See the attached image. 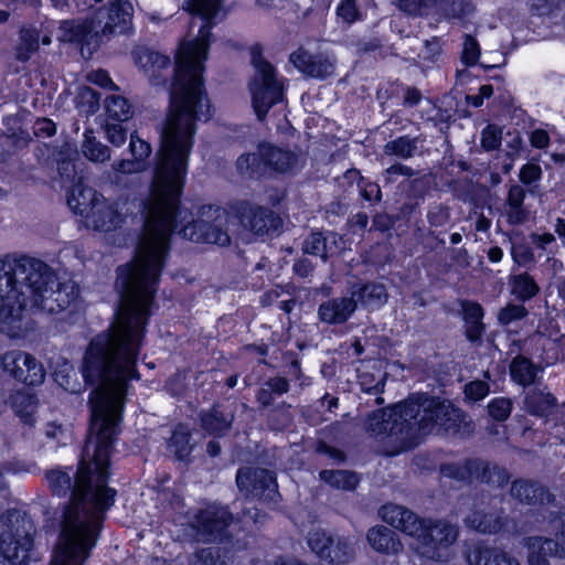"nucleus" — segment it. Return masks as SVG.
<instances>
[{"instance_id": "obj_1", "label": "nucleus", "mask_w": 565, "mask_h": 565, "mask_svg": "<svg viewBox=\"0 0 565 565\" xmlns=\"http://www.w3.org/2000/svg\"><path fill=\"white\" fill-rule=\"evenodd\" d=\"M160 278L117 275L120 302L114 321L88 341L81 374L86 385L111 386L116 394H89V436L95 435L93 458L78 461L71 499L62 510L58 542L50 565H83L104 529L118 497L109 486L110 459L120 434L125 395L130 382L140 381L138 362L150 323Z\"/></svg>"}, {"instance_id": "obj_2", "label": "nucleus", "mask_w": 565, "mask_h": 565, "mask_svg": "<svg viewBox=\"0 0 565 565\" xmlns=\"http://www.w3.org/2000/svg\"><path fill=\"white\" fill-rule=\"evenodd\" d=\"M206 43L191 41L175 56L169 87V105L160 134V148L153 169L150 199L143 202L145 238L135 263L118 268L142 274H162L173 233L193 243L227 246L231 237L224 228V210L203 204L196 217L182 205L190 154L198 122L213 117V106L203 78L207 58Z\"/></svg>"}, {"instance_id": "obj_3", "label": "nucleus", "mask_w": 565, "mask_h": 565, "mask_svg": "<svg viewBox=\"0 0 565 565\" xmlns=\"http://www.w3.org/2000/svg\"><path fill=\"white\" fill-rule=\"evenodd\" d=\"M365 425L367 431L396 441L394 454L415 449L435 427L452 437H469L475 430L473 422L462 408L428 393L411 394L387 409L373 411Z\"/></svg>"}, {"instance_id": "obj_4", "label": "nucleus", "mask_w": 565, "mask_h": 565, "mask_svg": "<svg viewBox=\"0 0 565 565\" xmlns=\"http://www.w3.org/2000/svg\"><path fill=\"white\" fill-rule=\"evenodd\" d=\"M79 287L74 281L61 282L43 260L9 255L0 258V322L21 323L29 305L50 315L60 313L74 303Z\"/></svg>"}, {"instance_id": "obj_5", "label": "nucleus", "mask_w": 565, "mask_h": 565, "mask_svg": "<svg viewBox=\"0 0 565 565\" xmlns=\"http://www.w3.org/2000/svg\"><path fill=\"white\" fill-rule=\"evenodd\" d=\"M134 9L128 0H110L93 9L88 17L68 29L70 40L78 44L88 43L90 38L100 42L115 35L128 33L132 26Z\"/></svg>"}, {"instance_id": "obj_6", "label": "nucleus", "mask_w": 565, "mask_h": 565, "mask_svg": "<svg viewBox=\"0 0 565 565\" xmlns=\"http://www.w3.org/2000/svg\"><path fill=\"white\" fill-rule=\"evenodd\" d=\"M236 170L252 180L296 175L300 171L299 154L289 148L269 141H260L255 152L237 157Z\"/></svg>"}, {"instance_id": "obj_7", "label": "nucleus", "mask_w": 565, "mask_h": 565, "mask_svg": "<svg viewBox=\"0 0 565 565\" xmlns=\"http://www.w3.org/2000/svg\"><path fill=\"white\" fill-rule=\"evenodd\" d=\"M0 565H26L34 547L35 525L22 509L9 508L0 516Z\"/></svg>"}, {"instance_id": "obj_8", "label": "nucleus", "mask_w": 565, "mask_h": 565, "mask_svg": "<svg viewBox=\"0 0 565 565\" xmlns=\"http://www.w3.org/2000/svg\"><path fill=\"white\" fill-rule=\"evenodd\" d=\"M249 53L250 64L255 68V75L249 84L252 106L257 118L263 120L271 107L284 100V85L277 78L275 65L264 57L259 43H255Z\"/></svg>"}, {"instance_id": "obj_9", "label": "nucleus", "mask_w": 565, "mask_h": 565, "mask_svg": "<svg viewBox=\"0 0 565 565\" xmlns=\"http://www.w3.org/2000/svg\"><path fill=\"white\" fill-rule=\"evenodd\" d=\"M443 477L471 484L479 482L491 488L503 489L508 486L511 475L505 467L481 458H465L458 462H444L439 466Z\"/></svg>"}, {"instance_id": "obj_10", "label": "nucleus", "mask_w": 565, "mask_h": 565, "mask_svg": "<svg viewBox=\"0 0 565 565\" xmlns=\"http://www.w3.org/2000/svg\"><path fill=\"white\" fill-rule=\"evenodd\" d=\"M233 218L256 237H273L280 234L284 220L269 206L258 205L249 200H236L228 204Z\"/></svg>"}, {"instance_id": "obj_11", "label": "nucleus", "mask_w": 565, "mask_h": 565, "mask_svg": "<svg viewBox=\"0 0 565 565\" xmlns=\"http://www.w3.org/2000/svg\"><path fill=\"white\" fill-rule=\"evenodd\" d=\"M236 486L247 499L276 502L279 497L277 476L260 467H241L236 472Z\"/></svg>"}, {"instance_id": "obj_12", "label": "nucleus", "mask_w": 565, "mask_h": 565, "mask_svg": "<svg viewBox=\"0 0 565 565\" xmlns=\"http://www.w3.org/2000/svg\"><path fill=\"white\" fill-rule=\"evenodd\" d=\"M307 544L316 557L327 565H345L354 556L353 547L344 536L337 539L322 529L308 533Z\"/></svg>"}, {"instance_id": "obj_13", "label": "nucleus", "mask_w": 565, "mask_h": 565, "mask_svg": "<svg viewBox=\"0 0 565 565\" xmlns=\"http://www.w3.org/2000/svg\"><path fill=\"white\" fill-rule=\"evenodd\" d=\"M0 363L4 373L26 386L41 385L45 379L42 363L31 353L11 350L1 355Z\"/></svg>"}, {"instance_id": "obj_14", "label": "nucleus", "mask_w": 565, "mask_h": 565, "mask_svg": "<svg viewBox=\"0 0 565 565\" xmlns=\"http://www.w3.org/2000/svg\"><path fill=\"white\" fill-rule=\"evenodd\" d=\"M458 527L445 520L428 519L418 536V544L423 548V555L438 561L458 539Z\"/></svg>"}, {"instance_id": "obj_15", "label": "nucleus", "mask_w": 565, "mask_h": 565, "mask_svg": "<svg viewBox=\"0 0 565 565\" xmlns=\"http://www.w3.org/2000/svg\"><path fill=\"white\" fill-rule=\"evenodd\" d=\"M233 521V514L226 508L201 509L194 515L192 527L204 542L222 541Z\"/></svg>"}, {"instance_id": "obj_16", "label": "nucleus", "mask_w": 565, "mask_h": 565, "mask_svg": "<svg viewBox=\"0 0 565 565\" xmlns=\"http://www.w3.org/2000/svg\"><path fill=\"white\" fill-rule=\"evenodd\" d=\"M379 513L385 523L403 534L414 537L417 542L428 520L411 509L395 503H385Z\"/></svg>"}, {"instance_id": "obj_17", "label": "nucleus", "mask_w": 565, "mask_h": 565, "mask_svg": "<svg viewBox=\"0 0 565 565\" xmlns=\"http://www.w3.org/2000/svg\"><path fill=\"white\" fill-rule=\"evenodd\" d=\"M510 495L523 505L543 508L556 504V497L542 482L518 478L511 482Z\"/></svg>"}, {"instance_id": "obj_18", "label": "nucleus", "mask_w": 565, "mask_h": 565, "mask_svg": "<svg viewBox=\"0 0 565 565\" xmlns=\"http://www.w3.org/2000/svg\"><path fill=\"white\" fill-rule=\"evenodd\" d=\"M290 63L305 76L316 79H326L333 73V64L326 57L310 54L300 47L289 56Z\"/></svg>"}, {"instance_id": "obj_19", "label": "nucleus", "mask_w": 565, "mask_h": 565, "mask_svg": "<svg viewBox=\"0 0 565 565\" xmlns=\"http://www.w3.org/2000/svg\"><path fill=\"white\" fill-rule=\"evenodd\" d=\"M529 565H551L550 557L564 558L563 545L558 541L545 536L526 539Z\"/></svg>"}, {"instance_id": "obj_20", "label": "nucleus", "mask_w": 565, "mask_h": 565, "mask_svg": "<svg viewBox=\"0 0 565 565\" xmlns=\"http://www.w3.org/2000/svg\"><path fill=\"white\" fill-rule=\"evenodd\" d=\"M135 62L143 70L152 85L166 83L162 71L168 70L171 65V60L168 55L146 47L136 53Z\"/></svg>"}, {"instance_id": "obj_21", "label": "nucleus", "mask_w": 565, "mask_h": 565, "mask_svg": "<svg viewBox=\"0 0 565 565\" xmlns=\"http://www.w3.org/2000/svg\"><path fill=\"white\" fill-rule=\"evenodd\" d=\"M469 565H521L511 554L484 542H477L467 553Z\"/></svg>"}, {"instance_id": "obj_22", "label": "nucleus", "mask_w": 565, "mask_h": 565, "mask_svg": "<svg viewBox=\"0 0 565 565\" xmlns=\"http://www.w3.org/2000/svg\"><path fill=\"white\" fill-rule=\"evenodd\" d=\"M128 151L130 158L119 161V169L126 173L142 172L149 167V158L152 152L151 145L141 139L138 132L130 135Z\"/></svg>"}, {"instance_id": "obj_23", "label": "nucleus", "mask_w": 565, "mask_h": 565, "mask_svg": "<svg viewBox=\"0 0 565 565\" xmlns=\"http://www.w3.org/2000/svg\"><path fill=\"white\" fill-rule=\"evenodd\" d=\"M356 309L353 298H332L320 303L318 316L320 321L328 324H341L349 320Z\"/></svg>"}, {"instance_id": "obj_24", "label": "nucleus", "mask_w": 565, "mask_h": 565, "mask_svg": "<svg viewBox=\"0 0 565 565\" xmlns=\"http://www.w3.org/2000/svg\"><path fill=\"white\" fill-rule=\"evenodd\" d=\"M81 217H83L87 226L92 227L94 231L105 233L114 230L120 221L118 210L107 203L104 198L96 203V206H94L92 211H87V215H82Z\"/></svg>"}, {"instance_id": "obj_25", "label": "nucleus", "mask_w": 565, "mask_h": 565, "mask_svg": "<svg viewBox=\"0 0 565 565\" xmlns=\"http://www.w3.org/2000/svg\"><path fill=\"white\" fill-rule=\"evenodd\" d=\"M542 371L540 364L521 353L513 356L509 363L510 381L523 388L534 385Z\"/></svg>"}, {"instance_id": "obj_26", "label": "nucleus", "mask_w": 565, "mask_h": 565, "mask_svg": "<svg viewBox=\"0 0 565 565\" xmlns=\"http://www.w3.org/2000/svg\"><path fill=\"white\" fill-rule=\"evenodd\" d=\"M366 541L375 552L384 555L397 554L403 548L396 532L381 524L367 530Z\"/></svg>"}, {"instance_id": "obj_27", "label": "nucleus", "mask_w": 565, "mask_h": 565, "mask_svg": "<svg viewBox=\"0 0 565 565\" xmlns=\"http://www.w3.org/2000/svg\"><path fill=\"white\" fill-rule=\"evenodd\" d=\"M199 419L202 430L213 438L224 437L233 423V417L225 415L218 404H213L207 411H201Z\"/></svg>"}, {"instance_id": "obj_28", "label": "nucleus", "mask_w": 565, "mask_h": 565, "mask_svg": "<svg viewBox=\"0 0 565 565\" xmlns=\"http://www.w3.org/2000/svg\"><path fill=\"white\" fill-rule=\"evenodd\" d=\"M9 402L22 424L31 427L35 425V413L39 405L35 393L18 390L10 394Z\"/></svg>"}, {"instance_id": "obj_29", "label": "nucleus", "mask_w": 565, "mask_h": 565, "mask_svg": "<svg viewBox=\"0 0 565 565\" xmlns=\"http://www.w3.org/2000/svg\"><path fill=\"white\" fill-rule=\"evenodd\" d=\"M104 196L90 186L78 183L67 193V205L76 215H87Z\"/></svg>"}, {"instance_id": "obj_30", "label": "nucleus", "mask_w": 565, "mask_h": 565, "mask_svg": "<svg viewBox=\"0 0 565 565\" xmlns=\"http://www.w3.org/2000/svg\"><path fill=\"white\" fill-rule=\"evenodd\" d=\"M525 412L537 418H547L557 406V398L550 392L533 390L523 398Z\"/></svg>"}, {"instance_id": "obj_31", "label": "nucleus", "mask_w": 565, "mask_h": 565, "mask_svg": "<svg viewBox=\"0 0 565 565\" xmlns=\"http://www.w3.org/2000/svg\"><path fill=\"white\" fill-rule=\"evenodd\" d=\"M467 524L481 534H498L504 531L508 520L492 512L476 510L467 518Z\"/></svg>"}, {"instance_id": "obj_32", "label": "nucleus", "mask_w": 565, "mask_h": 565, "mask_svg": "<svg viewBox=\"0 0 565 565\" xmlns=\"http://www.w3.org/2000/svg\"><path fill=\"white\" fill-rule=\"evenodd\" d=\"M72 469V467H64L50 469L45 472V479L53 497L71 499L74 487V476H71Z\"/></svg>"}, {"instance_id": "obj_33", "label": "nucleus", "mask_w": 565, "mask_h": 565, "mask_svg": "<svg viewBox=\"0 0 565 565\" xmlns=\"http://www.w3.org/2000/svg\"><path fill=\"white\" fill-rule=\"evenodd\" d=\"M358 301L367 309H379L387 301L386 287L382 282L367 281L355 291Z\"/></svg>"}, {"instance_id": "obj_34", "label": "nucleus", "mask_w": 565, "mask_h": 565, "mask_svg": "<svg viewBox=\"0 0 565 565\" xmlns=\"http://www.w3.org/2000/svg\"><path fill=\"white\" fill-rule=\"evenodd\" d=\"M190 441L191 433L189 428L180 423L172 430L168 440V448L173 452L177 460L184 462L189 460L193 449Z\"/></svg>"}, {"instance_id": "obj_35", "label": "nucleus", "mask_w": 565, "mask_h": 565, "mask_svg": "<svg viewBox=\"0 0 565 565\" xmlns=\"http://www.w3.org/2000/svg\"><path fill=\"white\" fill-rule=\"evenodd\" d=\"M526 192L519 184H512L507 196V215L510 224L519 225L525 222L526 212L524 210V200Z\"/></svg>"}, {"instance_id": "obj_36", "label": "nucleus", "mask_w": 565, "mask_h": 565, "mask_svg": "<svg viewBox=\"0 0 565 565\" xmlns=\"http://www.w3.org/2000/svg\"><path fill=\"white\" fill-rule=\"evenodd\" d=\"M510 294L514 299L526 302L534 298L539 291V285L529 273L512 275L509 280Z\"/></svg>"}, {"instance_id": "obj_37", "label": "nucleus", "mask_w": 565, "mask_h": 565, "mask_svg": "<svg viewBox=\"0 0 565 565\" xmlns=\"http://www.w3.org/2000/svg\"><path fill=\"white\" fill-rule=\"evenodd\" d=\"M319 477L328 486L345 491L355 490L360 482L358 473L351 470L323 469Z\"/></svg>"}, {"instance_id": "obj_38", "label": "nucleus", "mask_w": 565, "mask_h": 565, "mask_svg": "<svg viewBox=\"0 0 565 565\" xmlns=\"http://www.w3.org/2000/svg\"><path fill=\"white\" fill-rule=\"evenodd\" d=\"M104 108L106 120L127 121L132 115V106L130 102L120 95H109L105 98Z\"/></svg>"}, {"instance_id": "obj_39", "label": "nucleus", "mask_w": 565, "mask_h": 565, "mask_svg": "<svg viewBox=\"0 0 565 565\" xmlns=\"http://www.w3.org/2000/svg\"><path fill=\"white\" fill-rule=\"evenodd\" d=\"M417 150V139L403 135L384 145V153L401 159L412 158Z\"/></svg>"}, {"instance_id": "obj_40", "label": "nucleus", "mask_w": 565, "mask_h": 565, "mask_svg": "<svg viewBox=\"0 0 565 565\" xmlns=\"http://www.w3.org/2000/svg\"><path fill=\"white\" fill-rule=\"evenodd\" d=\"M39 50V32L35 29H22L20 40L15 46V58L20 62H28Z\"/></svg>"}, {"instance_id": "obj_41", "label": "nucleus", "mask_w": 565, "mask_h": 565, "mask_svg": "<svg viewBox=\"0 0 565 565\" xmlns=\"http://www.w3.org/2000/svg\"><path fill=\"white\" fill-rule=\"evenodd\" d=\"M82 152L89 161L93 162H105L110 158L109 147L98 141L96 137L93 136L92 130H86L84 132Z\"/></svg>"}, {"instance_id": "obj_42", "label": "nucleus", "mask_w": 565, "mask_h": 565, "mask_svg": "<svg viewBox=\"0 0 565 565\" xmlns=\"http://www.w3.org/2000/svg\"><path fill=\"white\" fill-rule=\"evenodd\" d=\"M345 177L351 180L358 181L361 198L366 202H379L382 198V192L377 183L370 181L361 175L356 169H351L345 172Z\"/></svg>"}, {"instance_id": "obj_43", "label": "nucleus", "mask_w": 565, "mask_h": 565, "mask_svg": "<svg viewBox=\"0 0 565 565\" xmlns=\"http://www.w3.org/2000/svg\"><path fill=\"white\" fill-rule=\"evenodd\" d=\"M513 411V402L509 397L498 396L488 402L487 412L489 417L497 423L509 419Z\"/></svg>"}, {"instance_id": "obj_44", "label": "nucleus", "mask_w": 565, "mask_h": 565, "mask_svg": "<svg viewBox=\"0 0 565 565\" xmlns=\"http://www.w3.org/2000/svg\"><path fill=\"white\" fill-rule=\"evenodd\" d=\"M386 383V373L381 374L380 377H376L374 374L370 372H363L359 375V384L361 391L371 394L379 395L384 392Z\"/></svg>"}, {"instance_id": "obj_45", "label": "nucleus", "mask_w": 565, "mask_h": 565, "mask_svg": "<svg viewBox=\"0 0 565 565\" xmlns=\"http://www.w3.org/2000/svg\"><path fill=\"white\" fill-rule=\"evenodd\" d=\"M529 315L523 303H508L498 312V321L502 326H509L514 321L522 320Z\"/></svg>"}, {"instance_id": "obj_46", "label": "nucleus", "mask_w": 565, "mask_h": 565, "mask_svg": "<svg viewBox=\"0 0 565 565\" xmlns=\"http://www.w3.org/2000/svg\"><path fill=\"white\" fill-rule=\"evenodd\" d=\"M481 49L477 39L471 34H465L461 52V63L467 67L475 66L480 57Z\"/></svg>"}, {"instance_id": "obj_47", "label": "nucleus", "mask_w": 565, "mask_h": 565, "mask_svg": "<svg viewBox=\"0 0 565 565\" xmlns=\"http://www.w3.org/2000/svg\"><path fill=\"white\" fill-rule=\"evenodd\" d=\"M547 525L550 532L556 537V541L563 545V555L565 557V512L561 510L550 511Z\"/></svg>"}, {"instance_id": "obj_48", "label": "nucleus", "mask_w": 565, "mask_h": 565, "mask_svg": "<svg viewBox=\"0 0 565 565\" xmlns=\"http://www.w3.org/2000/svg\"><path fill=\"white\" fill-rule=\"evenodd\" d=\"M463 394L467 402L478 403L490 394V385L482 380H472L465 384Z\"/></svg>"}, {"instance_id": "obj_49", "label": "nucleus", "mask_w": 565, "mask_h": 565, "mask_svg": "<svg viewBox=\"0 0 565 565\" xmlns=\"http://www.w3.org/2000/svg\"><path fill=\"white\" fill-rule=\"evenodd\" d=\"M502 129L494 125L488 124L481 131V147L486 151H494L501 147Z\"/></svg>"}, {"instance_id": "obj_50", "label": "nucleus", "mask_w": 565, "mask_h": 565, "mask_svg": "<svg viewBox=\"0 0 565 565\" xmlns=\"http://www.w3.org/2000/svg\"><path fill=\"white\" fill-rule=\"evenodd\" d=\"M302 250L305 254L319 256L327 252V238L320 231H312L303 242Z\"/></svg>"}, {"instance_id": "obj_51", "label": "nucleus", "mask_w": 565, "mask_h": 565, "mask_svg": "<svg viewBox=\"0 0 565 565\" xmlns=\"http://www.w3.org/2000/svg\"><path fill=\"white\" fill-rule=\"evenodd\" d=\"M472 11V6L469 0H445L444 12L447 18L463 20Z\"/></svg>"}, {"instance_id": "obj_52", "label": "nucleus", "mask_w": 565, "mask_h": 565, "mask_svg": "<svg viewBox=\"0 0 565 565\" xmlns=\"http://www.w3.org/2000/svg\"><path fill=\"white\" fill-rule=\"evenodd\" d=\"M460 315L463 323L484 319V308L476 300L461 299L459 301Z\"/></svg>"}, {"instance_id": "obj_53", "label": "nucleus", "mask_w": 565, "mask_h": 565, "mask_svg": "<svg viewBox=\"0 0 565 565\" xmlns=\"http://www.w3.org/2000/svg\"><path fill=\"white\" fill-rule=\"evenodd\" d=\"M124 122L125 121L106 120L105 135L114 147H120L127 140V128L124 127Z\"/></svg>"}, {"instance_id": "obj_54", "label": "nucleus", "mask_w": 565, "mask_h": 565, "mask_svg": "<svg viewBox=\"0 0 565 565\" xmlns=\"http://www.w3.org/2000/svg\"><path fill=\"white\" fill-rule=\"evenodd\" d=\"M221 0H188L186 10L201 19H210Z\"/></svg>"}, {"instance_id": "obj_55", "label": "nucleus", "mask_w": 565, "mask_h": 565, "mask_svg": "<svg viewBox=\"0 0 565 565\" xmlns=\"http://www.w3.org/2000/svg\"><path fill=\"white\" fill-rule=\"evenodd\" d=\"M542 174L541 166L536 162L529 161L521 167L519 179L523 185L531 186L542 179Z\"/></svg>"}, {"instance_id": "obj_56", "label": "nucleus", "mask_w": 565, "mask_h": 565, "mask_svg": "<svg viewBox=\"0 0 565 565\" xmlns=\"http://www.w3.org/2000/svg\"><path fill=\"white\" fill-rule=\"evenodd\" d=\"M486 323L483 320H475L465 323V337L472 344H480L486 333Z\"/></svg>"}, {"instance_id": "obj_57", "label": "nucleus", "mask_w": 565, "mask_h": 565, "mask_svg": "<svg viewBox=\"0 0 565 565\" xmlns=\"http://www.w3.org/2000/svg\"><path fill=\"white\" fill-rule=\"evenodd\" d=\"M335 11L337 14L347 23H353L360 17L356 0H341Z\"/></svg>"}, {"instance_id": "obj_58", "label": "nucleus", "mask_w": 565, "mask_h": 565, "mask_svg": "<svg viewBox=\"0 0 565 565\" xmlns=\"http://www.w3.org/2000/svg\"><path fill=\"white\" fill-rule=\"evenodd\" d=\"M529 8L533 14L550 15L558 8V0H529Z\"/></svg>"}, {"instance_id": "obj_59", "label": "nucleus", "mask_w": 565, "mask_h": 565, "mask_svg": "<svg viewBox=\"0 0 565 565\" xmlns=\"http://www.w3.org/2000/svg\"><path fill=\"white\" fill-rule=\"evenodd\" d=\"M513 260L521 266H525L534 260V254L531 247L524 244L513 245L511 248Z\"/></svg>"}, {"instance_id": "obj_60", "label": "nucleus", "mask_w": 565, "mask_h": 565, "mask_svg": "<svg viewBox=\"0 0 565 565\" xmlns=\"http://www.w3.org/2000/svg\"><path fill=\"white\" fill-rule=\"evenodd\" d=\"M429 189V181L425 177H417L409 182L408 193L413 198L424 199Z\"/></svg>"}, {"instance_id": "obj_61", "label": "nucleus", "mask_w": 565, "mask_h": 565, "mask_svg": "<svg viewBox=\"0 0 565 565\" xmlns=\"http://www.w3.org/2000/svg\"><path fill=\"white\" fill-rule=\"evenodd\" d=\"M57 131L56 124L50 118L39 119L34 127V135L38 138H51Z\"/></svg>"}, {"instance_id": "obj_62", "label": "nucleus", "mask_w": 565, "mask_h": 565, "mask_svg": "<svg viewBox=\"0 0 565 565\" xmlns=\"http://www.w3.org/2000/svg\"><path fill=\"white\" fill-rule=\"evenodd\" d=\"M265 386L269 388L276 396H281L289 392L290 383L284 376H274L269 377L263 383Z\"/></svg>"}, {"instance_id": "obj_63", "label": "nucleus", "mask_w": 565, "mask_h": 565, "mask_svg": "<svg viewBox=\"0 0 565 565\" xmlns=\"http://www.w3.org/2000/svg\"><path fill=\"white\" fill-rule=\"evenodd\" d=\"M276 395L264 384L256 391L255 398L260 411L268 409L274 405Z\"/></svg>"}, {"instance_id": "obj_64", "label": "nucleus", "mask_w": 565, "mask_h": 565, "mask_svg": "<svg viewBox=\"0 0 565 565\" xmlns=\"http://www.w3.org/2000/svg\"><path fill=\"white\" fill-rule=\"evenodd\" d=\"M395 216L386 213H380L373 217V227L381 233L391 231L395 226Z\"/></svg>"}]
</instances>
